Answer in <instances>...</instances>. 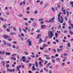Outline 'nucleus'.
Wrapping results in <instances>:
<instances>
[{
    "label": "nucleus",
    "mask_w": 73,
    "mask_h": 73,
    "mask_svg": "<svg viewBox=\"0 0 73 73\" xmlns=\"http://www.w3.org/2000/svg\"><path fill=\"white\" fill-rule=\"evenodd\" d=\"M48 36L49 38L50 39L54 36V33L52 31H50L48 33Z\"/></svg>",
    "instance_id": "obj_1"
},
{
    "label": "nucleus",
    "mask_w": 73,
    "mask_h": 73,
    "mask_svg": "<svg viewBox=\"0 0 73 73\" xmlns=\"http://www.w3.org/2000/svg\"><path fill=\"white\" fill-rule=\"evenodd\" d=\"M27 42H28L29 45H30V46L32 45V43H31V42H32V41H31V40H30V39L28 40H27Z\"/></svg>",
    "instance_id": "obj_2"
},
{
    "label": "nucleus",
    "mask_w": 73,
    "mask_h": 73,
    "mask_svg": "<svg viewBox=\"0 0 73 73\" xmlns=\"http://www.w3.org/2000/svg\"><path fill=\"white\" fill-rule=\"evenodd\" d=\"M60 17H61V19H60V20H59L58 21V22H60V23H63V18L62 17V16H61Z\"/></svg>",
    "instance_id": "obj_3"
},
{
    "label": "nucleus",
    "mask_w": 73,
    "mask_h": 73,
    "mask_svg": "<svg viewBox=\"0 0 73 73\" xmlns=\"http://www.w3.org/2000/svg\"><path fill=\"white\" fill-rule=\"evenodd\" d=\"M25 29H22V30L23 31H24V32H25V33H27V30H28V27H25Z\"/></svg>",
    "instance_id": "obj_4"
},
{
    "label": "nucleus",
    "mask_w": 73,
    "mask_h": 73,
    "mask_svg": "<svg viewBox=\"0 0 73 73\" xmlns=\"http://www.w3.org/2000/svg\"><path fill=\"white\" fill-rule=\"evenodd\" d=\"M21 65H19L18 66H17V70H18V71H20V69L19 68H21Z\"/></svg>",
    "instance_id": "obj_5"
},
{
    "label": "nucleus",
    "mask_w": 73,
    "mask_h": 73,
    "mask_svg": "<svg viewBox=\"0 0 73 73\" xmlns=\"http://www.w3.org/2000/svg\"><path fill=\"white\" fill-rule=\"evenodd\" d=\"M11 58L12 60H13L14 61H16V58L13 57H11Z\"/></svg>",
    "instance_id": "obj_6"
},
{
    "label": "nucleus",
    "mask_w": 73,
    "mask_h": 73,
    "mask_svg": "<svg viewBox=\"0 0 73 73\" xmlns=\"http://www.w3.org/2000/svg\"><path fill=\"white\" fill-rule=\"evenodd\" d=\"M61 15V12H59V14L58 15V20H60V15Z\"/></svg>",
    "instance_id": "obj_7"
},
{
    "label": "nucleus",
    "mask_w": 73,
    "mask_h": 73,
    "mask_svg": "<svg viewBox=\"0 0 73 73\" xmlns=\"http://www.w3.org/2000/svg\"><path fill=\"white\" fill-rule=\"evenodd\" d=\"M46 26V25H42L41 26V28L42 29H44L45 28V27Z\"/></svg>",
    "instance_id": "obj_8"
},
{
    "label": "nucleus",
    "mask_w": 73,
    "mask_h": 73,
    "mask_svg": "<svg viewBox=\"0 0 73 73\" xmlns=\"http://www.w3.org/2000/svg\"><path fill=\"white\" fill-rule=\"evenodd\" d=\"M5 53V51H3V53H2V51H0V54H2V55H4Z\"/></svg>",
    "instance_id": "obj_9"
},
{
    "label": "nucleus",
    "mask_w": 73,
    "mask_h": 73,
    "mask_svg": "<svg viewBox=\"0 0 73 73\" xmlns=\"http://www.w3.org/2000/svg\"><path fill=\"white\" fill-rule=\"evenodd\" d=\"M12 69H7V72H12Z\"/></svg>",
    "instance_id": "obj_10"
},
{
    "label": "nucleus",
    "mask_w": 73,
    "mask_h": 73,
    "mask_svg": "<svg viewBox=\"0 0 73 73\" xmlns=\"http://www.w3.org/2000/svg\"><path fill=\"white\" fill-rule=\"evenodd\" d=\"M55 36L56 37V38H57L58 37V33H55Z\"/></svg>",
    "instance_id": "obj_11"
},
{
    "label": "nucleus",
    "mask_w": 73,
    "mask_h": 73,
    "mask_svg": "<svg viewBox=\"0 0 73 73\" xmlns=\"http://www.w3.org/2000/svg\"><path fill=\"white\" fill-rule=\"evenodd\" d=\"M42 63V61H41L40 62H39V64L40 66H42V64H41Z\"/></svg>",
    "instance_id": "obj_12"
},
{
    "label": "nucleus",
    "mask_w": 73,
    "mask_h": 73,
    "mask_svg": "<svg viewBox=\"0 0 73 73\" xmlns=\"http://www.w3.org/2000/svg\"><path fill=\"white\" fill-rule=\"evenodd\" d=\"M67 45L68 47H70V42H68L67 43Z\"/></svg>",
    "instance_id": "obj_13"
},
{
    "label": "nucleus",
    "mask_w": 73,
    "mask_h": 73,
    "mask_svg": "<svg viewBox=\"0 0 73 73\" xmlns=\"http://www.w3.org/2000/svg\"><path fill=\"white\" fill-rule=\"evenodd\" d=\"M35 64L36 67V68H38V64L37 62H35Z\"/></svg>",
    "instance_id": "obj_14"
},
{
    "label": "nucleus",
    "mask_w": 73,
    "mask_h": 73,
    "mask_svg": "<svg viewBox=\"0 0 73 73\" xmlns=\"http://www.w3.org/2000/svg\"><path fill=\"white\" fill-rule=\"evenodd\" d=\"M54 19H55V18H54V17L50 19V20L51 21H52H52L53 22H54Z\"/></svg>",
    "instance_id": "obj_15"
},
{
    "label": "nucleus",
    "mask_w": 73,
    "mask_h": 73,
    "mask_svg": "<svg viewBox=\"0 0 73 73\" xmlns=\"http://www.w3.org/2000/svg\"><path fill=\"white\" fill-rule=\"evenodd\" d=\"M3 38L5 39L7 38V35H5L3 36Z\"/></svg>",
    "instance_id": "obj_16"
},
{
    "label": "nucleus",
    "mask_w": 73,
    "mask_h": 73,
    "mask_svg": "<svg viewBox=\"0 0 73 73\" xmlns=\"http://www.w3.org/2000/svg\"><path fill=\"white\" fill-rule=\"evenodd\" d=\"M6 56H8V55H11V54L9 52H6Z\"/></svg>",
    "instance_id": "obj_17"
},
{
    "label": "nucleus",
    "mask_w": 73,
    "mask_h": 73,
    "mask_svg": "<svg viewBox=\"0 0 73 73\" xmlns=\"http://www.w3.org/2000/svg\"><path fill=\"white\" fill-rule=\"evenodd\" d=\"M57 50L58 52H61V50H62V49L60 50L59 49H58Z\"/></svg>",
    "instance_id": "obj_18"
},
{
    "label": "nucleus",
    "mask_w": 73,
    "mask_h": 73,
    "mask_svg": "<svg viewBox=\"0 0 73 73\" xmlns=\"http://www.w3.org/2000/svg\"><path fill=\"white\" fill-rule=\"evenodd\" d=\"M39 41H40V42H43V40H41V38H39Z\"/></svg>",
    "instance_id": "obj_19"
},
{
    "label": "nucleus",
    "mask_w": 73,
    "mask_h": 73,
    "mask_svg": "<svg viewBox=\"0 0 73 73\" xmlns=\"http://www.w3.org/2000/svg\"><path fill=\"white\" fill-rule=\"evenodd\" d=\"M6 45L9 46H11V44H10V43H7Z\"/></svg>",
    "instance_id": "obj_20"
},
{
    "label": "nucleus",
    "mask_w": 73,
    "mask_h": 73,
    "mask_svg": "<svg viewBox=\"0 0 73 73\" xmlns=\"http://www.w3.org/2000/svg\"><path fill=\"white\" fill-rule=\"evenodd\" d=\"M63 14L64 15H65V14L66 13V12H65V10L64 9L63 11Z\"/></svg>",
    "instance_id": "obj_21"
},
{
    "label": "nucleus",
    "mask_w": 73,
    "mask_h": 73,
    "mask_svg": "<svg viewBox=\"0 0 73 73\" xmlns=\"http://www.w3.org/2000/svg\"><path fill=\"white\" fill-rule=\"evenodd\" d=\"M53 51H54V53H56V49H53Z\"/></svg>",
    "instance_id": "obj_22"
},
{
    "label": "nucleus",
    "mask_w": 73,
    "mask_h": 73,
    "mask_svg": "<svg viewBox=\"0 0 73 73\" xmlns=\"http://www.w3.org/2000/svg\"><path fill=\"white\" fill-rule=\"evenodd\" d=\"M24 53L26 55H28V53L27 52H24Z\"/></svg>",
    "instance_id": "obj_23"
},
{
    "label": "nucleus",
    "mask_w": 73,
    "mask_h": 73,
    "mask_svg": "<svg viewBox=\"0 0 73 73\" xmlns=\"http://www.w3.org/2000/svg\"><path fill=\"white\" fill-rule=\"evenodd\" d=\"M32 68H33L32 69L33 70H36V68H35V66H33L32 67Z\"/></svg>",
    "instance_id": "obj_24"
},
{
    "label": "nucleus",
    "mask_w": 73,
    "mask_h": 73,
    "mask_svg": "<svg viewBox=\"0 0 73 73\" xmlns=\"http://www.w3.org/2000/svg\"><path fill=\"white\" fill-rule=\"evenodd\" d=\"M8 41H12V39L11 38H8Z\"/></svg>",
    "instance_id": "obj_25"
},
{
    "label": "nucleus",
    "mask_w": 73,
    "mask_h": 73,
    "mask_svg": "<svg viewBox=\"0 0 73 73\" xmlns=\"http://www.w3.org/2000/svg\"><path fill=\"white\" fill-rule=\"evenodd\" d=\"M16 54H14L12 55V57H15V56H16Z\"/></svg>",
    "instance_id": "obj_26"
},
{
    "label": "nucleus",
    "mask_w": 73,
    "mask_h": 73,
    "mask_svg": "<svg viewBox=\"0 0 73 73\" xmlns=\"http://www.w3.org/2000/svg\"><path fill=\"white\" fill-rule=\"evenodd\" d=\"M64 56H68V53H65L63 54Z\"/></svg>",
    "instance_id": "obj_27"
},
{
    "label": "nucleus",
    "mask_w": 73,
    "mask_h": 73,
    "mask_svg": "<svg viewBox=\"0 0 73 73\" xmlns=\"http://www.w3.org/2000/svg\"><path fill=\"white\" fill-rule=\"evenodd\" d=\"M56 61H57V60H59V62H60V59L59 58H57L55 59Z\"/></svg>",
    "instance_id": "obj_28"
},
{
    "label": "nucleus",
    "mask_w": 73,
    "mask_h": 73,
    "mask_svg": "<svg viewBox=\"0 0 73 73\" xmlns=\"http://www.w3.org/2000/svg\"><path fill=\"white\" fill-rule=\"evenodd\" d=\"M47 38H48V37L46 36L45 37V41H43V42H46V39H47Z\"/></svg>",
    "instance_id": "obj_29"
},
{
    "label": "nucleus",
    "mask_w": 73,
    "mask_h": 73,
    "mask_svg": "<svg viewBox=\"0 0 73 73\" xmlns=\"http://www.w3.org/2000/svg\"><path fill=\"white\" fill-rule=\"evenodd\" d=\"M13 44H17V42L16 41H13Z\"/></svg>",
    "instance_id": "obj_30"
},
{
    "label": "nucleus",
    "mask_w": 73,
    "mask_h": 73,
    "mask_svg": "<svg viewBox=\"0 0 73 73\" xmlns=\"http://www.w3.org/2000/svg\"><path fill=\"white\" fill-rule=\"evenodd\" d=\"M13 29L14 31H16V29L15 27H13Z\"/></svg>",
    "instance_id": "obj_31"
},
{
    "label": "nucleus",
    "mask_w": 73,
    "mask_h": 73,
    "mask_svg": "<svg viewBox=\"0 0 73 73\" xmlns=\"http://www.w3.org/2000/svg\"><path fill=\"white\" fill-rule=\"evenodd\" d=\"M3 41L4 42L5 45H7V43H6V42H5L4 40H3Z\"/></svg>",
    "instance_id": "obj_32"
},
{
    "label": "nucleus",
    "mask_w": 73,
    "mask_h": 73,
    "mask_svg": "<svg viewBox=\"0 0 73 73\" xmlns=\"http://www.w3.org/2000/svg\"><path fill=\"white\" fill-rule=\"evenodd\" d=\"M0 19L2 21H4V19H3V18H2V17H1Z\"/></svg>",
    "instance_id": "obj_33"
},
{
    "label": "nucleus",
    "mask_w": 73,
    "mask_h": 73,
    "mask_svg": "<svg viewBox=\"0 0 73 73\" xmlns=\"http://www.w3.org/2000/svg\"><path fill=\"white\" fill-rule=\"evenodd\" d=\"M9 64H7L6 65V67L7 68H9Z\"/></svg>",
    "instance_id": "obj_34"
},
{
    "label": "nucleus",
    "mask_w": 73,
    "mask_h": 73,
    "mask_svg": "<svg viewBox=\"0 0 73 73\" xmlns=\"http://www.w3.org/2000/svg\"><path fill=\"white\" fill-rule=\"evenodd\" d=\"M38 60H39V61H42V62H43V60H42L41 59H40L39 58Z\"/></svg>",
    "instance_id": "obj_35"
},
{
    "label": "nucleus",
    "mask_w": 73,
    "mask_h": 73,
    "mask_svg": "<svg viewBox=\"0 0 73 73\" xmlns=\"http://www.w3.org/2000/svg\"><path fill=\"white\" fill-rule=\"evenodd\" d=\"M36 32L37 33H40V31L38 29L36 31Z\"/></svg>",
    "instance_id": "obj_36"
},
{
    "label": "nucleus",
    "mask_w": 73,
    "mask_h": 73,
    "mask_svg": "<svg viewBox=\"0 0 73 73\" xmlns=\"http://www.w3.org/2000/svg\"><path fill=\"white\" fill-rule=\"evenodd\" d=\"M13 49H16V47L14 45H13Z\"/></svg>",
    "instance_id": "obj_37"
},
{
    "label": "nucleus",
    "mask_w": 73,
    "mask_h": 73,
    "mask_svg": "<svg viewBox=\"0 0 73 73\" xmlns=\"http://www.w3.org/2000/svg\"><path fill=\"white\" fill-rule=\"evenodd\" d=\"M65 20H66V21H67L68 20V19H67V17L66 16L65 17Z\"/></svg>",
    "instance_id": "obj_38"
},
{
    "label": "nucleus",
    "mask_w": 73,
    "mask_h": 73,
    "mask_svg": "<svg viewBox=\"0 0 73 73\" xmlns=\"http://www.w3.org/2000/svg\"><path fill=\"white\" fill-rule=\"evenodd\" d=\"M40 5H42V4H43V1H41L40 2Z\"/></svg>",
    "instance_id": "obj_39"
},
{
    "label": "nucleus",
    "mask_w": 73,
    "mask_h": 73,
    "mask_svg": "<svg viewBox=\"0 0 73 73\" xmlns=\"http://www.w3.org/2000/svg\"><path fill=\"white\" fill-rule=\"evenodd\" d=\"M38 12H37V11H35V12H34V14H37V13H38Z\"/></svg>",
    "instance_id": "obj_40"
},
{
    "label": "nucleus",
    "mask_w": 73,
    "mask_h": 73,
    "mask_svg": "<svg viewBox=\"0 0 73 73\" xmlns=\"http://www.w3.org/2000/svg\"><path fill=\"white\" fill-rule=\"evenodd\" d=\"M29 60H27L26 61H25V62H26V63H28V62H29Z\"/></svg>",
    "instance_id": "obj_41"
},
{
    "label": "nucleus",
    "mask_w": 73,
    "mask_h": 73,
    "mask_svg": "<svg viewBox=\"0 0 73 73\" xmlns=\"http://www.w3.org/2000/svg\"><path fill=\"white\" fill-rule=\"evenodd\" d=\"M56 57L54 56H51V58H55Z\"/></svg>",
    "instance_id": "obj_42"
},
{
    "label": "nucleus",
    "mask_w": 73,
    "mask_h": 73,
    "mask_svg": "<svg viewBox=\"0 0 73 73\" xmlns=\"http://www.w3.org/2000/svg\"><path fill=\"white\" fill-rule=\"evenodd\" d=\"M7 32H9V31H10V29H8V28H7Z\"/></svg>",
    "instance_id": "obj_43"
},
{
    "label": "nucleus",
    "mask_w": 73,
    "mask_h": 73,
    "mask_svg": "<svg viewBox=\"0 0 73 73\" xmlns=\"http://www.w3.org/2000/svg\"><path fill=\"white\" fill-rule=\"evenodd\" d=\"M40 36V34H39L36 38V39H37V38H38V37H39V36Z\"/></svg>",
    "instance_id": "obj_44"
},
{
    "label": "nucleus",
    "mask_w": 73,
    "mask_h": 73,
    "mask_svg": "<svg viewBox=\"0 0 73 73\" xmlns=\"http://www.w3.org/2000/svg\"><path fill=\"white\" fill-rule=\"evenodd\" d=\"M46 59H47V60H49V59H50V58L46 57Z\"/></svg>",
    "instance_id": "obj_45"
},
{
    "label": "nucleus",
    "mask_w": 73,
    "mask_h": 73,
    "mask_svg": "<svg viewBox=\"0 0 73 73\" xmlns=\"http://www.w3.org/2000/svg\"><path fill=\"white\" fill-rule=\"evenodd\" d=\"M52 63H54L55 62V60L54 59H52Z\"/></svg>",
    "instance_id": "obj_46"
},
{
    "label": "nucleus",
    "mask_w": 73,
    "mask_h": 73,
    "mask_svg": "<svg viewBox=\"0 0 73 73\" xmlns=\"http://www.w3.org/2000/svg\"><path fill=\"white\" fill-rule=\"evenodd\" d=\"M44 52L46 53V52H48V50H45V51H44Z\"/></svg>",
    "instance_id": "obj_47"
},
{
    "label": "nucleus",
    "mask_w": 73,
    "mask_h": 73,
    "mask_svg": "<svg viewBox=\"0 0 73 73\" xmlns=\"http://www.w3.org/2000/svg\"><path fill=\"white\" fill-rule=\"evenodd\" d=\"M31 57H32V58H35V56L31 55Z\"/></svg>",
    "instance_id": "obj_48"
},
{
    "label": "nucleus",
    "mask_w": 73,
    "mask_h": 73,
    "mask_svg": "<svg viewBox=\"0 0 73 73\" xmlns=\"http://www.w3.org/2000/svg\"><path fill=\"white\" fill-rule=\"evenodd\" d=\"M32 64H29V66H30V67H31V66H32Z\"/></svg>",
    "instance_id": "obj_49"
},
{
    "label": "nucleus",
    "mask_w": 73,
    "mask_h": 73,
    "mask_svg": "<svg viewBox=\"0 0 73 73\" xmlns=\"http://www.w3.org/2000/svg\"><path fill=\"white\" fill-rule=\"evenodd\" d=\"M30 8L29 7H27V11H29V9Z\"/></svg>",
    "instance_id": "obj_50"
},
{
    "label": "nucleus",
    "mask_w": 73,
    "mask_h": 73,
    "mask_svg": "<svg viewBox=\"0 0 73 73\" xmlns=\"http://www.w3.org/2000/svg\"><path fill=\"white\" fill-rule=\"evenodd\" d=\"M23 20H25V21H27V20H28V19L26 18H24L23 19Z\"/></svg>",
    "instance_id": "obj_51"
},
{
    "label": "nucleus",
    "mask_w": 73,
    "mask_h": 73,
    "mask_svg": "<svg viewBox=\"0 0 73 73\" xmlns=\"http://www.w3.org/2000/svg\"><path fill=\"white\" fill-rule=\"evenodd\" d=\"M62 42H66V40H64V39H63L62 40Z\"/></svg>",
    "instance_id": "obj_52"
},
{
    "label": "nucleus",
    "mask_w": 73,
    "mask_h": 73,
    "mask_svg": "<svg viewBox=\"0 0 73 73\" xmlns=\"http://www.w3.org/2000/svg\"><path fill=\"white\" fill-rule=\"evenodd\" d=\"M25 25L26 26H28V24L27 23H25Z\"/></svg>",
    "instance_id": "obj_53"
},
{
    "label": "nucleus",
    "mask_w": 73,
    "mask_h": 73,
    "mask_svg": "<svg viewBox=\"0 0 73 73\" xmlns=\"http://www.w3.org/2000/svg\"><path fill=\"white\" fill-rule=\"evenodd\" d=\"M30 19L32 21H33V20H34V19L33 18H31Z\"/></svg>",
    "instance_id": "obj_54"
},
{
    "label": "nucleus",
    "mask_w": 73,
    "mask_h": 73,
    "mask_svg": "<svg viewBox=\"0 0 73 73\" xmlns=\"http://www.w3.org/2000/svg\"><path fill=\"white\" fill-rule=\"evenodd\" d=\"M52 10H53V11L55 12V10H54V8L53 7H52Z\"/></svg>",
    "instance_id": "obj_55"
},
{
    "label": "nucleus",
    "mask_w": 73,
    "mask_h": 73,
    "mask_svg": "<svg viewBox=\"0 0 73 73\" xmlns=\"http://www.w3.org/2000/svg\"><path fill=\"white\" fill-rule=\"evenodd\" d=\"M19 31L20 32H21V28H19Z\"/></svg>",
    "instance_id": "obj_56"
},
{
    "label": "nucleus",
    "mask_w": 73,
    "mask_h": 73,
    "mask_svg": "<svg viewBox=\"0 0 73 73\" xmlns=\"http://www.w3.org/2000/svg\"><path fill=\"white\" fill-rule=\"evenodd\" d=\"M42 70H42V69H41V71H40V73H42V72H43V71H42Z\"/></svg>",
    "instance_id": "obj_57"
},
{
    "label": "nucleus",
    "mask_w": 73,
    "mask_h": 73,
    "mask_svg": "<svg viewBox=\"0 0 73 73\" xmlns=\"http://www.w3.org/2000/svg\"><path fill=\"white\" fill-rule=\"evenodd\" d=\"M23 4H25V1H24L23 2Z\"/></svg>",
    "instance_id": "obj_58"
},
{
    "label": "nucleus",
    "mask_w": 73,
    "mask_h": 73,
    "mask_svg": "<svg viewBox=\"0 0 73 73\" xmlns=\"http://www.w3.org/2000/svg\"><path fill=\"white\" fill-rule=\"evenodd\" d=\"M34 27H36V24L35 23H34L33 24Z\"/></svg>",
    "instance_id": "obj_59"
},
{
    "label": "nucleus",
    "mask_w": 73,
    "mask_h": 73,
    "mask_svg": "<svg viewBox=\"0 0 73 73\" xmlns=\"http://www.w3.org/2000/svg\"><path fill=\"white\" fill-rule=\"evenodd\" d=\"M10 62L9 61H7L6 62V64H8L9 63V62Z\"/></svg>",
    "instance_id": "obj_60"
},
{
    "label": "nucleus",
    "mask_w": 73,
    "mask_h": 73,
    "mask_svg": "<svg viewBox=\"0 0 73 73\" xmlns=\"http://www.w3.org/2000/svg\"><path fill=\"white\" fill-rule=\"evenodd\" d=\"M57 5V7H60V5L59 4H58Z\"/></svg>",
    "instance_id": "obj_61"
},
{
    "label": "nucleus",
    "mask_w": 73,
    "mask_h": 73,
    "mask_svg": "<svg viewBox=\"0 0 73 73\" xmlns=\"http://www.w3.org/2000/svg\"><path fill=\"white\" fill-rule=\"evenodd\" d=\"M43 48H45V44H43L42 45Z\"/></svg>",
    "instance_id": "obj_62"
},
{
    "label": "nucleus",
    "mask_w": 73,
    "mask_h": 73,
    "mask_svg": "<svg viewBox=\"0 0 73 73\" xmlns=\"http://www.w3.org/2000/svg\"><path fill=\"white\" fill-rule=\"evenodd\" d=\"M67 31H64V33H67Z\"/></svg>",
    "instance_id": "obj_63"
},
{
    "label": "nucleus",
    "mask_w": 73,
    "mask_h": 73,
    "mask_svg": "<svg viewBox=\"0 0 73 73\" xmlns=\"http://www.w3.org/2000/svg\"><path fill=\"white\" fill-rule=\"evenodd\" d=\"M49 73H52V72L51 71V70L49 71Z\"/></svg>",
    "instance_id": "obj_64"
}]
</instances>
